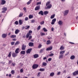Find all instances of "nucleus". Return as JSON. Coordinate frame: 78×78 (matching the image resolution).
<instances>
[{
  "label": "nucleus",
  "instance_id": "5fc2aeb1",
  "mask_svg": "<svg viewBox=\"0 0 78 78\" xmlns=\"http://www.w3.org/2000/svg\"><path fill=\"white\" fill-rule=\"evenodd\" d=\"M31 38H32V36H30L29 37L28 40H30V39H31Z\"/></svg>",
  "mask_w": 78,
  "mask_h": 78
},
{
  "label": "nucleus",
  "instance_id": "e433bc0d",
  "mask_svg": "<svg viewBox=\"0 0 78 78\" xmlns=\"http://www.w3.org/2000/svg\"><path fill=\"white\" fill-rule=\"evenodd\" d=\"M19 23L20 25H22V20H19Z\"/></svg>",
  "mask_w": 78,
  "mask_h": 78
},
{
  "label": "nucleus",
  "instance_id": "5701e85b",
  "mask_svg": "<svg viewBox=\"0 0 78 78\" xmlns=\"http://www.w3.org/2000/svg\"><path fill=\"white\" fill-rule=\"evenodd\" d=\"M64 47H63V46H61L60 48V50H64Z\"/></svg>",
  "mask_w": 78,
  "mask_h": 78
},
{
  "label": "nucleus",
  "instance_id": "4468645a",
  "mask_svg": "<svg viewBox=\"0 0 78 78\" xmlns=\"http://www.w3.org/2000/svg\"><path fill=\"white\" fill-rule=\"evenodd\" d=\"M39 14H41V16H44V13L43 11H41L38 12Z\"/></svg>",
  "mask_w": 78,
  "mask_h": 78
},
{
  "label": "nucleus",
  "instance_id": "bb28decb",
  "mask_svg": "<svg viewBox=\"0 0 78 78\" xmlns=\"http://www.w3.org/2000/svg\"><path fill=\"white\" fill-rule=\"evenodd\" d=\"M20 53L21 54H22V55H24V54L25 53V51H21Z\"/></svg>",
  "mask_w": 78,
  "mask_h": 78
},
{
  "label": "nucleus",
  "instance_id": "de8ad7c7",
  "mask_svg": "<svg viewBox=\"0 0 78 78\" xmlns=\"http://www.w3.org/2000/svg\"><path fill=\"white\" fill-rule=\"evenodd\" d=\"M11 73L12 74H14V73H15V72H14V71L13 70H12L11 71Z\"/></svg>",
  "mask_w": 78,
  "mask_h": 78
},
{
  "label": "nucleus",
  "instance_id": "6ab92c4d",
  "mask_svg": "<svg viewBox=\"0 0 78 78\" xmlns=\"http://www.w3.org/2000/svg\"><path fill=\"white\" fill-rule=\"evenodd\" d=\"M58 24H59V25H62V23H63V22H62L61 20H59L58 22Z\"/></svg>",
  "mask_w": 78,
  "mask_h": 78
},
{
  "label": "nucleus",
  "instance_id": "c03bdc74",
  "mask_svg": "<svg viewBox=\"0 0 78 78\" xmlns=\"http://www.w3.org/2000/svg\"><path fill=\"white\" fill-rule=\"evenodd\" d=\"M41 47H42V45H41V44H39L38 46V48H41Z\"/></svg>",
  "mask_w": 78,
  "mask_h": 78
},
{
  "label": "nucleus",
  "instance_id": "4be33fe9",
  "mask_svg": "<svg viewBox=\"0 0 78 78\" xmlns=\"http://www.w3.org/2000/svg\"><path fill=\"white\" fill-rule=\"evenodd\" d=\"M50 76H53L55 75V73L52 72L50 73Z\"/></svg>",
  "mask_w": 78,
  "mask_h": 78
},
{
  "label": "nucleus",
  "instance_id": "20e7f679",
  "mask_svg": "<svg viewBox=\"0 0 78 78\" xmlns=\"http://www.w3.org/2000/svg\"><path fill=\"white\" fill-rule=\"evenodd\" d=\"M32 51V48H31L30 49H28V50H27L26 52L27 54H28L30 53H31V51Z\"/></svg>",
  "mask_w": 78,
  "mask_h": 78
},
{
  "label": "nucleus",
  "instance_id": "aec40b11",
  "mask_svg": "<svg viewBox=\"0 0 78 78\" xmlns=\"http://www.w3.org/2000/svg\"><path fill=\"white\" fill-rule=\"evenodd\" d=\"M52 6V5H51V4H49V5H48L47 8L48 9H50V8H51Z\"/></svg>",
  "mask_w": 78,
  "mask_h": 78
},
{
  "label": "nucleus",
  "instance_id": "b1692460",
  "mask_svg": "<svg viewBox=\"0 0 78 78\" xmlns=\"http://www.w3.org/2000/svg\"><path fill=\"white\" fill-rule=\"evenodd\" d=\"M20 44V41H16L15 44V45H19Z\"/></svg>",
  "mask_w": 78,
  "mask_h": 78
},
{
  "label": "nucleus",
  "instance_id": "37998d69",
  "mask_svg": "<svg viewBox=\"0 0 78 78\" xmlns=\"http://www.w3.org/2000/svg\"><path fill=\"white\" fill-rule=\"evenodd\" d=\"M40 23V24L41 25H44V21H42Z\"/></svg>",
  "mask_w": 78,
  "mask_h": 78
},
{
  "label": "nucleus",
  "instance_id": "423d86ee",
  "mask_svg": "<svg viewBox=\"0 0 78 78\" xmlns=\"http://www.w3.org/2000/svg\"><path fill=\"white\" fill-rule=\"evenodd\" d=\"M40 8H41V7H40V5L37 6L35 8V11H37L38 10H39L40 9Z\"/></svg>",
  "mask_w": 78,
  "mask_h": 78
},
{
  "label": "nucleus",
  "instance_id": "c9c22d12",
  "mask_svg": "<svg viewBox=\"0 0 78 78\" xmlns=\"http://www.w3.org/2000/svg\"><path fill=\"white\" fill-rule=\"evenodd\" d=\"M50 1H49L48 2H47L46 4V6H47V5H49V4H50Z\"/></svg>",
  "mask_w": 78,
  "mask_h": 78
},
{
  "label": "nucleus",
  "instance_id": "473e14b6",
  "mask_svg": "<svg viewBox=\"0 0 78 78\" xmlns=\"http://www.w3.org/2000/svg\"><path fill=\"white\" fill-rule=\"evenodd\" d=\"M64 53H65V51H61L60 54V55H62V54H64Z\"/></svg>",
  "mask_w": 78,
  "mask_h": 78
},
{
  "label": "nucleus",
  "instance_id": "f257e3e1",
  "mask_svg": "<svg viewBox=\"0 0 78 78\" xmlns=\"http://www.w3.org/2000/svg\"><path fill=\"white\" fill-rule=\"evenodd\" d=\"M32 31L31 30H29V32L27 33L26 35V38H28L29 36H30V35H31V33H32Z\"/></svg>",
  "mask_w": 78,
  "mask_h": 78
},
{
  "label": "nucleus",
  "instance_id": "72a5a7b5",
  "mask_svg": "<svg viewBox=\"0 0 78 78\" xmlns=\"http://www.w3.org/2000/svg\"><path fill=\"white\" fill-rule=\"evenodd\" d=\"M11 53H12L11 51L10 52L8 55V56L9 58H10V57L11 56Z\"/></svg>",
  "mask_w": 78,
  "mask_h": 78
},
{
  "label": "nucleus",
  "instance_id": "6e6d98bb",
  "mask_svg": "<svg viewBox=\"0 0 78 78\" xmlns=\"http://www.w3.org/2000/svg\"><path fill=\"white\" fill-rule=\"evenodd\" d=\"M25 20H26V21H27V20H28V18L27 17H26L25 19Z\"/></svg>",
  "mask_w": 78,
  "mask_h": 78
},
{
  "label": "nucleus",
  "instance_id": "c85d7f7f",
  "mask_svg": "<svg viewBox=\"0 0 78 78\" xmlns=\"http://www.w3.org/2000/svg\"><path fill=\"white\" fill-rule=\"evenodd\" d=\"M39 71L43 72L44 71H45V69L44 68H41L39 69Z\"/></svg>",
  "mask_w": 78,
  "mask_h": 78
},
{
  "label": "nucleus",
  "instance_id": "7c9ffc66",
  "mask_svg": "<svg viewBox=\"0 0 78 78\" xmlns=\"http://www.w3.org/2000/svg\"><path fill=\"white\" fill-rule=\"evenodd\" d=\"M33 18V16L31 15H30L29 16V19H32Z\"/></svg>",
  "mask_w": 78,
  "mask_h": 78
},
{
  "label": "nucleus",
  "instance_id": "864d4df0",
  "mask_svg": "<svg viewBox=\"0 0 78 78\" xmlns=\"http://www.w3.org/2000/svg\"><path fill=\"white\" fill-rule=\"evenodd\" d=\"M23 72V69H21L20 70V73H22Z\"/></svg>",
  "mask_w": 78,
  "mask_h": 78
},
{
  "label": "nucleus",
  "instance_id": "f8f14e48",
  "mask_svg": "<svg viewBox=\"0 0 78 78\" xmlns=\"http://www.w3.org/2000/svg\"><path fill=\"white\" fill-rule=\"evenodd\" d=\"M52 50V47L51 46L50 47H49L46 49V51H48L49 50Z\"/></svg>",
  "mask_w": 78,
  "mask_h": 78
},
{
  "label": "nucleus",
  "instance_id": "0e129e2a",
  "mask_svg": "<svg viewBox=\"0 0 78 78\" xmlns=\"http://www.w3.org/2000/svg\"><path fill=\"white\" fill-rule=\"evenodd\" d=\"M11 63H12V61H9V64H11Z\"/></svg>",
  "mask_w": 78,
  "mask_h": 78
},
{
  "label": "nucleus",
  "instance_id": "774afa93",
  "mask_svg": "<svg viewBox=\"0 0 78 78\" xmlns=\"http://www.w3.org/2000/svg\"><path fill=\"white\" fill-rule=\"evenodd\" d=\"M6 12V11L5 10H3L2 12V13H5Z\"/></svg>",
  "mask_w": 78,
  "mask_h": 78
},
{
  "label": "nucleus",
  "instance_id": "dca6fc26",
  "mask_svg": "<svg viewBox=\"0 0 78 78\" xmlns=\"http://www.w3.org/2000/svg\"><path fill=\"white\" fill-rule=\"evenodd\" d=\"M75 58V55H72L70 57V59L72 60H73V59H74Z\"/></svg>",
  "mask_w": 78,
  "mask_h": 78
},
{
  "label": "nucleus",
  "instance_id": "f03ea898",
  "mask_svg": "<svg viewBox=\"0 0 78 78\" xmlns=\"http://www.w3.org/2000/svg\"><path fill=\"white\" fill-rule=\"evenodd\" d=\"M38 67H39V65H38L34 64L33 65L32 67L33 69H37Z\"/></svg>",
  "mask_w": 78,
  "mask_h": 78
},
{
  "label": "nucleus",
  "instance_id": "2eb2a0df",
  "mask_svg": "<svg viewBox=\"0 0 78 78\" xmlns=\"http://www.w3.org/2000/svg\"><path fill=\"white\" fill-rule=\"evenodd\" d=\"M20 32V30L18 29H16L15 31V34H17Z\"/></svg>",
  "mask_w": 78,
  "mask_h": 78
},
{
  "label": "nucleus",
  "instance_id": "ea45409f",
  "mask_svg": "<svg viewBox=\"0 0 78 78\" xmlns=\"http://www.w3.org/2000/svg\"><path fill=\"white\" fill-rule=\"evenodd\" d=\"M44 50V48H42L40 51V53H42L43 51Z\"/></svg>",
  "mask_w": 78,
  "mask_h": 78
},
{
  "label": "nucleus",
  "instance_id": "ddd939ff",
  "mask_svg": "<svg viewBox=\"0 0 78 78\" xmlns=\"http://www.w3.org/2000/svg\"><path fill=\"white\" fill-rule=\"evenodd\" d=\"M34 58H37L39 57V55L37 54H35L34 55Z\"/></svg>",
  "mask_w": 78,
  "mask_h": 78
},
{
  "label": "nucleus",
  "instance_id": "e2e57ef3",
  "mask_svg": "<svg viewBox=\"0 0 78 78\" xmlns=\"http://www.w3.org/2000/svg\"><path fill=\"white\" fill-rule=\"evenodd\" d=\"M69 52H68L66 54H65V56H67V55H69Z\"/></svg>",
  "mask_w": 78,
  "mask_h": 78
},
{
  "label": "nucleus",
  "instance_id": "69168bd1",
  "mask_svg": "<svg viewBox=\"0 0 78 78\" xmlns=\"http://www.w3.org/2000/svg\"><path fill=\"white\" fill-rule=\"evenodd\" d=\"M23 10L24 11H27V9H26V8L24 7L23 8Z\"/></svg>",
  "mask_w": 78,
  "mask_h": 78
},
{
  "label": "nucleus",
  "instance_id": "a878e982",
  "mask_svg": "<svg viewBox=\"0 0 78 78\" xmlns=\"http://www.w3.org/2000/svg\"><path fill=\"white\" fill-rule=\"evenodd\" d=\"M55 14H54L53 15H51L50 17L51 19H53V18L55 17Z\"/></svg>",
  "mask_w": 78,
  "mask_h": 78
},
{
  "label": "nucleus",
  "instance_id": "4c0bfd02",
  "mask_svg": "<svg viewBox=\"0 0 78 78\" xmlns=\"http://www.w3.org/2000/svg\"><path fill=\"white\" fill-rule=\"evenodd\" d=\"M32 1V0H30L29 2H28L27 3V5H30V3H31V1Z\"/></svg>",
  "mask_w": 78,
  "mask_h": 78
},
{
  "label": "nucleus",
  "instance_id": "6e6552de",
  "mask_svg": "<svg viewBox=\"0 0 78 78\" xmlns=\"http://www.w3.org/2000/svg\"><path fill=\"white\" fill-rule=\"evenodd\" d=\"M56 18H54L52 20L51 23V25H54L55 23V22H56Z\"/></svg>",
  "mask_w": 78,
  "mask_h": 78
},
{
  "label": "nucleus",
  "instance_id": "052dcab7",
  "mask_svg": "<svg viewBox=\"0 0 78 78\" xmlns=\"http://www.w3.org/2000/svg\"><path fill=\"white\" fill-rule=\"evenodd\" d=\"M41 28V26H39V27H37V30H39V29Z\"/></svg>",
  "mask_w": 78,
  "mask_h": 78
},
{
  "label": "nucleus",
  "instance_id": "39448f33",
  "mask_svg": "<svg viewBox=\"0 0 78 78\" xmlns=\"http://www.w3.org/2000/svg\"><path fill=\"white\" fill-rule=\"evenodd\" d=\"M27 46L26 45H25L24 44H23L22 45V50H25V49L26 48V47Z\"/></svg>",
  "mask_w": 78,
  "mask_h": 78
},
{
  "label": "nucleus",
  "instance_id": "338daca9",
  "mask_svg": "<svg viewBox=\"0 0 78 78\" xmlns=\"http://www.w3.org/2000/svg\"><path fill=\"white\" fill-rule=\"evenodd\" d=\"M51 31H54V28H53V27L51 28Z\"/></svg>",
  "mask_w": 78,
  "mask_h": 78
},
{
  "label": "nucleus",
  "instance_id": "412c9836",
  "mask_svg": "<svg viewBox=\"0 0 78 78\" xmlns=\"http://www.w3.org/2000/svg\"><path fill=\"white\" fill-rule=\"evenodd\" d=\"M19 48H17L15 51L16 53V54L19 53Z\"/></svg>",
  "mask_w": 78,
  "mask_h": 78
},
{
  "label": "nucleus",
  "instance_id": "9d476101",
  "mask_svg": "<svg viewBox=\"0 0 78 78\" xmlns=\"http://www.w3.org/2000/svg\"><path fill=\"white\" fill-rule=\"evenodd\" d=\"M7 36V34H3L2 35V38H6Z\"/></svg>",
  "mask_w": 78,
  "mask_h": 78
},
{
  "label": "nucleus",
  "instance_id": "c756f323",
  "mask_svg": "<svg viewBox=\"0 0 78 78\" xmlns=\"http://www.w3.org/2000/svg\"><path fill=\"white\" fill-rule=\"evenodd\" d=\"M50 43H51V42H50V41L48 40L47 41V43L46 44L47 45H48V44H50Z\"/></svg>",
  "mask_w": 78,
  "mask_h": 78
},
{
  "label": "nucleus",
  "instance_id": "7ed1b4c3",
  "mask_svg": "<svg viewBox=\"0 0 78 78\" xmlns=\"http://www.w3.org/2000/svg\"><path fill=\"white\" fill-rule=\"evenodd\" d=\"M78 75V70L76 71L73 73V76H76V75Z\"/></svg>",
  "mask_w": 78,
  "mask_h": 78
},
{
  "label": "nucleus",
  "instance_id": "79ce46f5",
  "mask_svg": "<svg viewBox=\"0 0 78 78\" xmlns=\"http://www.w3.org/2000/svg\"><path fill=\"white\" fill-rule=\"evenodd\" d=\"M11 66H13V67H14V66H16V63H12V64H11Z\"/></svg>",
  "mask_w": 78,
  "mask_h": 78
},
{
  "label": "nucleus",
  "instance_id": "603ef678",
  "mask_svg": "<svg viewBox=\"0 0 78 78\" xmlns=\"http://www.w3.org/2000/svg\"><path fill=\"white\" fill-rule=\"evenodd\" d=\"M41 72H39L38 73V75H37V76H41V75H40V74H41Z\"/></svg>",
  "mask_w": 78,
  "mask_h": 78
},
{
  "label": "nucleus",
  "instance_id": "f704fd0d",
  "mask_svg": "<svg viewBox=\"0 0 78 78\" xmlns=\"http://www.w3.org/2000/svg\"><path fill=\"white\" fill-rule=\"evenodd\" d=\"M47 63L46 62H43L42 63V66H47Z\"/></svg>",
  "mask_w": 78,
  "mask_h": 78
},
{
  "label": "nucleus",
  "instance_id": "680f3d73",
  "mask_svg": "<svg viewBox=\"0 0 78 78\" xmlns=\"http://www.w3.org/2000/svg\"><path fill=\"white\" fill-rule=\"evenodd\" d=\"M12 41H17V39L16 38H14L12 39Z\"/></svg>",
  "mask_w": 78,
  "mask_h": 78
},
{
  "label": "nucleus",
  "instance_id": "4d7b16f0",
  "mask_svg": "<svg viewBox=\"0 0 78 78\" xmlns=\"http://www.w3.org/2000/svg\"><path fill=\"white\" fill-rule=\"evenodd\" d=\"M54 55V54L53 53H52L51 54H50L49 56H53Z\"/></svg>",
  "mask_w": 78,
  "mask_h": 78
},
{
  "label": "nucleus",
  "instance_id": "cd10ccee",
  "mask_svg": "<svg viewBox=\"0 0 78 78\" xmlns=\"http://www.w3.org/2000/svg\"><path fill=\"white\" fill-rule=\"evenodd\" d=\"M30 26H26L25 27V30H28V29H29V28H30Z\"/></svg>",
  "mask_w": 78,
  "mask_h": 78
},
{
  "label": "nucleus",
  "instance_id": "a211bd4d",
  "mask_svg": "<svg viewBox=\"0 0 78 78\" xmlns=\"http://www.w3.org/2000/svg\"><path fill=\"white\" fill-rule=\"evenodd\" d=\"M17 56V54L16 53H12V56H13V57H16Z\"/></svg>",
  "mask_w": 78,
  "mask_h": 78
},
{
  "label": "nucleus",
  "instance_id": "2f4dec72",
  "mask_svg": "<svg viewBox=\"0 0 78 78\" xmlns=\"http://www.w3.org/2000/svg\"><path fill=\"white\" fill-rule=\"evenodd\" d=\"M63 58V55H59V59H62Z\"/></svg>",
  "mask_w": 78,
  "mask_h": 78
},
{
  "label": "nucleus",
  "instance_id": "0eeeda50",
  "mask_svg": "<svg viewBox=\"0 0 78 78\" xmlns=\"http://www.w3.org/2000/svg\"><path fill=\"white\" fill-rule=\"evenodd\" d=\"M6 3V1L5 0H1V4L2 5H5Z\"/></svg>",
  "mask_w": 78,
  "mask_h": 78
},
{
  "label": "nucleus",
  "instance_id": "49530a36",
  "mask_svg": "<svg viewBox=\"0 0 78 78\" xmlns=\"http://www.w3.org/2000/svg\"><path fill=\"white\" fill-rule=\"evenodd\" d=\"M45 33H41V36H45Z\"/></svg>",
  "mask_w": 78,
  "mask_h": 78
},
{
  "label": "nucleus",
  "instance_id": "393cba45",
  "mask_svg": "<svg viewBox=\"0 0 78 78\" xmlns=\"http://www.w3.org/2000/svg\"><path fill=\"white\" fill-rule=\"evenodd\" d=\"M44 15H47V14H48V12L47 11H44Z\"/></svg>",
  "mask_w": 78,
  "mask_h": 78
},
{
  "label": "nucleus",
  "instance_id": "8fccbe9b",
  "mask_svg": "<svg viewBox=\"0 0 78 78\" xmlns=\"http://www.w3.org/2000/svg\"><path fill=\"white\" fill-rule=\"evenodd\" d=\"M3 10H4V11H6V10H7V9L6 8H5V7H4L3 9H2Z\"/></svg>",
  "mask_w": 78,
  "mask_h": 78
},
{
  "label": "nucleus",
  "instance_id": "58836bf2",
  "mask_svg": "<svg viewBox=\"0 0 78 78\" xmlns=\"http://www.w3.org/2000/svg\"><path fill=\"white\" fill-rule=\"evenodd\" d=\"M23 16V13L22 12H21L20 13L19 17H22Z\"/></svg>",
  "mask_w": 78,
  "mask_h": 78
},
{
  "label": "nucleus",
  "instance_id": "a18cd8bd",
  "mask_svg": "<svg viewBox=\"0 0 78 78\" xmlns=\"http://www.w3.org/2000/svg\"><path fill=\"white\" fill-rule=\"evenodd\" d=\"M15 24H16V25H18L19 24V23L18 22V21H15Z\"/></svg>",
  "mask_w": 78,
  "mask_h": 78
},
{
  "label": "nucleus",
  "instance_id": "09e8293b",
  "mask_svg": "<svg viewBox=\"0 0 78 78\" xmlns=\"http://www.w3.org/2000/svg\"><path fill=\"white\" fill-rule=\"evenodd\" d=\"M15 43V42H14V41L12 42H11V45H14Z\"/></svg>",
  "mask_w": 78,
  "mask_h": 78
},
{
  "label": "nucleus",
  "instance_id": "bf43d9fd",
  "mask_svg": "<svg viewBox=\"0 0 78 78\" xmlns=\"http://www.w3.org/2000/svg\"><path fill=\"white\" fill-rule=\"evenodd\" d=\"M31 23H34V22H35V20H31Z\"/></svg>",
  "mask_w": 78,
  "mask_h": 78
},
{
  "label": "nucleus",
  "instance_id": "3c124183",
  "mask_svg": "<svg viewBox=\"0 0 78 78\" xmlns=\"http://www.w3.org/2000/svg\"><path fill=\"white\" fill-rule=\"evenodd\" d=\"M41 5V2H37V5Z\"/></svg>",
  "mask_w": 78,
  "mask_h": 78
},
{
  "label": "nucleus",
  "instance_id": "f3484780",
  "mask_svg": "<svg viewBox=\"0 0 78 78\" xmlns=\"http://www.w3.org/2000/svg\"><path fill=\"white\" fill-rule=\"evenodd\" d=\"M10 37L11 38H16V35H11L10 36Z\"/></svg>",
  "mask_w": 78,
  "mask_h": 78
},
{
  "label": "nucleus",
  "instance_id": "a19ab883",
  "mask_svg": "<svg viewBox=\"0 0 78 78\" xmlns=\"http://www.w3.org/2000/svg\"><path fill=\"white\" fill-rule=\"evenodd\" d=\"M43 30H44V32H47V30L45 28H43Z\"/></svg>",
  "mask_w": 78,
  "mask_h": 78
},
{
  "label": "nucleus",
  "instance_id": "13d9d810",
  "mask_svg": "<svg viewBox=\"0 0 78 78\" xmlns=\"http://www.w3.org/2000/svg\"><path fill=\"white\" fill-rule=\"evenodd\" d=\"M51 59H52V58H49L48 59V61H51Z\"/></svg>",
  "mask_w": 78,
  "mask_h": 78
},
{
  "label": "nucleus",
  "instance_id": "1a4fd4ad",
  "mask_svg": "<svg viewBox=\"0 0 78 78\" xmlns=\"http://www.w3.org/2000/svg\"><path fill=\"white\" fill-rule=\"evenodd\" d=\"M29 47H33L34 46V43L32 42H29Z\"/></svg>",
  "mask_w": 78,
  "mask_h": 78
},
{
  "label": "nucleus",
  "instance_id": "9b49d317",
  "mask_svg": "<svg viewBox=\"0 0 78 78\" xmlns=\"http://www.w3.org/2000/svg\"><path fill=\"white\" fill-rule=\"evenodd\" d=\"M69 13V10H66L65 11V13H64V16H66Z\"/></svg>",
  "mask_w": 78,
  "mask_h": 78
}]
</instances>
